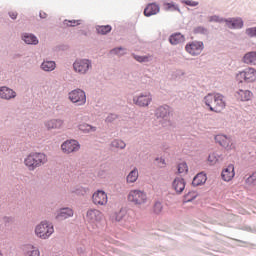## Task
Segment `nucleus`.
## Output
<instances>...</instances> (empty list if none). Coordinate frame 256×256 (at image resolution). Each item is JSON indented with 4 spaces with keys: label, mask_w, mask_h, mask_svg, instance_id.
<instances>
[{
    "label": "nucleus",
    "mask_w": 256,
    "mask_h": 256,
    "mask_svg": "<svg viewBox=\"0 0 256 256\" xmlns=\"http://www.w3.org/2000/svg\"><path fill=\"white\" fill-rule=\"evenodd\" d=\"M139 179V168L134 167L126 176V183L127 185H133V183H137Z\"/></svg>",
    "instance_id": "a878e982"
},
{
    "label": "nucleus",
    "mask_w": 256,
    "mask_h": 256,
    "mask_svg": "<svg viewBox=\"0 0 256 256\" xmlns=\"http://www.w3.org/2000/svg\"><path fill=\"white\" fill-rule=\"evenodd\" d=\"M21 39L26 45H39V38L33 33L23 32Z\"/></svg>",
    "instance_id": "4be33fe9"
},
{
    "label": "nucleus",
    "mask_w": 256,
    "mask_h": 256,
    "mask_svg": "<svg viewBox=\"0 0 256 256\" xmlns=\"http://www.w3.org/2000/svg\"><path fill=\"white\" fill-rule=\"evenodd\" d=\"M110 147H112V149L123 150V149H125V147H127V143H125V141H123L121 139H114L111 141Z\"/></svg>",
    "instance_id": "72a5a7b5"
},
{
    "label": "nucleus",
    "mask_w": 256,
    "mask_h": 256,
    "mask_svg": "<svg viewBox=\"0 0 256 256\" xmlns=\"http://www.w3.org/2000/svg\"><path fill=\"white\" fill-rule=\"evenodd\" d=\"M161 11V6L157 3H149L144 9L145 17H153V15H158Z\"/></svg>",
    "instance_id": "412c9836"
},
{
    "label": "nucleus",
    "mask_w": 256,
    "mask_h": 256,
    "mask_svg": "<svg viewBox=\"0 0 256 256\" xmlns=\"http://www.w3.org/2000/svg\"><path fill=\"white\" fill-rule=\"evenodd\" d=\"M64 125H65V120L59 119V118L49 119L44 122V127L48 131H52V129H63Z\"/></svg>",
    "instance_id": "dca6fc26"
},
{
    "label": "nucleus",
    "mask_w": 256,
    "mask_h": 256,
    "mask_svg": "<svg viewBox=\"0 0 256 256\" xmlns=\"http://www.w3.org/2000/svg\"><path fill=\"white\" fill-rule=\"evenodd\" d=\"M39 17H40V19H47V13H45V12H40V13H39Z\"/></svg>",
    "instance_id": "5fc2aeb1"
},
{
    "label": "nucleus",
    "mask_w": 256,
    "mask_h": 256,
    "mask_svg": "<svg viewBox=\"0 0 256 256\" xmlns=\"http://www.w3.org/2000/svg\"><path fill=\"white\" fill-rule=\"evenodd\" d=\"M98 176H100L101 179H105V177H107V173L105 172V170H100L98 172Z\"/></svg>",
    "instance_id": "864d4df0"
},
{
    "label": "nucleus",
    "mask_w": 256,
    "mask_h": 256,
    "mask_svg": "<svg viewBox=\"0 0 256 256\" xmlns=\"http://www.w3.org/2000/svg\"><path fill=\"white\" fill-rule=\"evenodd\" d=\"M40 69L44 71V73H51L57 69V63L53 60H43L40 64Z\"/></svg>",
    "instance_id": "5701e85b"
},
{
    "label": "nucleus",
    "mask_w": 256,
    "mask_h": 256,
    "mask_svg": "<svg viewBox=\"0 0 256 256\" xmlns=\"http://www.w3.org/2000/svg\"><path fill=\"white\" fill-rule=\"evenodd\" d=\"M255 181H256V172H253L248 178H246L245 183L246 185L251 187V185H255Z\"/></svg>",
    "instance_id": "c03bdc74"
},
{
    "label": "nucleus",
    "mask_w": 256,
    "mask_h": 256,
    "mask_svg": "<svg viewBox=\"0 0 256 256\" xmlns=\"http://www.w3.org/2000/svg\"><path fill=\"white\" fill-rule=\"evenodd\" d=\"M206 182H207V175L201 172L194 177L192 181V185L193 187H199V185H205Z\"/></svg>",
    "instance_id": "c85d7f7f"
},
{
    "label": "nucleus",
    "mask_w": 256,
    "mask_h": 256,
    "mask_svg": "<svg viewBox=\"0 0 256 256\" xmlns=\"http://www.w3.org/2000/svg\"><path fill=\"white\" fill-rule=\"evenodd\" d=\"M72 193H75V195H85L87 193V188H84L82 186H77L71 190Z\"/></svg>",
    "instance_id": "37998d69"
},
{
    "label": "nucleus",
    "mask_w": 256,
    "mask_h": 256,
    "mask_svg": "<svg viewBox=\"0 0 256 256\" xmlns=\"http://www.w3.org/2000/svg\"><path fill=\"white\" fill-rule=\"evenodd\" d=\"M234 97L237 101H251L253 99V92L247 89H238L234 92Z\"/></svg>",
    "instance_id": "f3484780"
},
{
    "label": "nucleus",
    "mask_w": 256,
    "mask_h": 256,
    "mask_svg": "<svg viewBox=\"0 0 256 256\" xmlns=\"http://www.w3.org/2000/svg\"><path fill=\"white\" fill-rule=\"evenodd\" d=\"M221 161V153L219 152H212L208 156V162L210 165H217Z\"/></svg>",
    "instance_id": "f704fd0d"
},
{
    "label": "nucleus",
    "mask_w": 256,
    "mask_h": 256,
    "mask_svg": "<svg viewBox=\"0 0 256 256\" xmlns=\"http://www.w3.org/2000/svg\"><path fill=\"white\" fill-rule=\"evenodd\" d=\"M73 215V209L70 207H64L56 211L55 219H57V221H65V219H70V217H73Z\"/></svg>",
    "instance_id": "a211bd4d"
},
{
    "label": "nucleus",
    "mask_w": 256,
    "mask_h": 256,
    "mask_svg": "<svg viewBox=\"0 0 256 256\" xmlns=\"http://www.w3.org/2000/svg\"><path fill=\"white\" fill-rule=\"evenodd\" d=\"M81 20H64V25L66 27H77L78 25H81Z\"/></svg>",
    "instance_id": "79ce46f5"
},
{
    "label": "nucleus",
    "mask_w": 256,
    "mask_h": 256,
    "mask_svg": "<svg viewBox=\"0 0 256 256\" xmlns=\"http://www.w3.org/2000/svg\"><path fill=\"white\" fill-rule=\"evenodd\" d=\"M210 23H225V19L221 18L219 15H213L209 18Z\"/></svg>",
    "instance_id": "a18cd8bd"
},
{
    "label": "nucleus",
    "mask_w": 256,
    "mask_h": 256,
    "mask_svg": "<svg viewBox=\"0 0 256 256\" xmlns=\"http://www.w3.org/2000/svg\"><path fill=\"white\" fill-rule=\"evenodd\" d=\"M245 35L250 39H256V26L246 28Z\"/></svg>",
    "instance_id": "58836bf2"
},
{
    "label": "nucleus",
    "mask_w": 256,
    "mask_h": 256,
    "mask_svg": "<svg viewBox=\"0 0 256 256\" xmlns=\"http://www.w3.org/2000/svg\"><path fill=\"white\" fill-rule=\"evenodd\" d=\"M115 221H123V219H127L128 223H131L133 221V218L129 217L127 215V211L125 210H120L119 212H117L115 214V217H114Z\"/></svg>",
    "instance_id": "2f4dec72"
},
{
    "label": "nucleus",
    "mask_w": 256,
    "mask_h": 256,
    "mask_svg": "<svg viewBox=\"0 0 256 256\" xmlns=\"http://www.w3.org/2000/svg\"><path fill=\"white\" fill-rule=\"evenodd\" d=\"M203 49H205L203 41L194 40L185 45V51L188 55H191V57H198V55L203 53Z\"/></svg>",
    "instance_id": "0eeeda50"
},
{
    "label": "nucleus",
    "mask_w": 256,
    "mask_h": 256,
    "mask_svg": "<svg viewBox=\"0 0 256 256\" xmlns=\"http://www.w3.org/2000/svg\"><path fill=\"white\" fill-rule=\"evenodd\" d=\"M155 165H157V167H159L160 169H163L165 167V165H166L165 158L157 157L155 159Z\"/></svg>",
    "instance_id": "09e8293b"
},
{
    "label": "nucleus",
    "mask_w": 256,
    "mask_h": 256,
    "mask_svg": "<svg viewBox=\"0 0 256 256\" xmlns=\"http://www.w3.org/2000/svg\"><path fill=\"white\" fill-rule=\"evenodd\" d=\"M133 59L137 61L138 63H151L153 61V55L147 54V55H137V54H132Z\"/></svg>",
    "instance_id": "7c9ffc66"
},
{
    "label": "nucleus",
    "mask_w": 256,
    "mask_h": 256,
    "mask_svg": "<svg viewBox=\"0 0 256 256\" xmlns=\"http://www.w3.org/2000/svg\"><path fill=\"white\" fill-rule=\"evenodd\" d=\"M93 69V61L89 58H77L73 62V71L77 75H87Z\"/></svg>",
    "instance_id": "7ed1b4c3"
},
{
    "label": "nucleus",
    "mask_w": 256,
    "mask_h": 256,
    "mask_svg": "<svg viewBox=\"0 0 256 256\" xmlns=\"http://www.w3.org/2000/svg\"><path fill=\"white\" fill-rule=\"evenodd\" d=\"M164 8L166 11H178V13H181L179 5H177L175 2H165Z\"/></svg>",
    "instance_id": "e433bc0d"
},
{
    "label": "nucleus",
    "mask_w": 256,
    "mask_h": 256,
    "mask_svg": "<svg viewBox=\"0 0 256 256\" xmlns=\"http://www.w3.org/2000/svg\"><path fill=\"white\" fill-rule=\"evenodd\" d=\"M169 115H171V107L168 105L160 106L155 111V117L163 121H169Z\"/></svg>",
    "instance_id": "6ab92c4d"
},
{
    "label": "nucleus",
    "mask_w": 256,
    "mask_h": 256,
    "mask_svg": "<svg viewBox=\"0 0 256 256\" xmlns=\"http://www.w3.org/2000/svg\"><path fill=\"white\" fill-rule=\"evenodd\" d=\"M242 63L256 67V51H251L242 57Z\"/></svg>",
    "instance_id": "393cba45"
},
{
    "label": "nucleus",
    "mask_w": 256,
    "mask_h": 256,
    "mask_svg": "<svg viewBox=\"0 0 256 256\" xmlns=\"http://www.w3.org/2000/svg\"><path fill=\"white\" fill-rule=\"evenodd\" d=\"M189 171V167L187 166V163L182 162L178 165V173L179 175H186V173Z\"/></svg>",
    "instance_id": "a19ab883"
},
{
    "label": "nucleus",
    "mask_w": 256,
    "mask_h": 256,
    "mask_svg": "<svg viewBox=\"0 0 256 256\" xmlns=\"http://www.w3.org/2000/svg\"><path fill=\"white\" fill-rule=\"evenodd\" d=\"M8 15H9L10 19H13V21H15V19H17L19 14L17 13V11H10V12H8Z\"/></svg>",
    "instance_id": "3c124183"
},
{
    "label": "nucleus",
    "mask_w": 256,
    "mask_h": 256,
    "mask_svg": "<svg viewBox=\"0 0 256 256\" xmlns=\"http://www.w3.org/2000/svg\"><path fill=\"white\" fill-rule=\"evenodd\" d=\"M127 199L129 203L133 205H145L147 201H149V197L147 196V192L141 189H132L129 191Z\"/></svg>",
    "instance_id": "20e7f679"
},
{
    "label": "nucleus",
    "mask_w": 256,
    "mask_h": 256,
    "mask_svg": "<svg viewBox=\"0 0 256 256\" xmlns=\"http://www.w3.org/2000/svg\"><path fill=\"white\" fill-rule=\"evenodd\" d=\"M221 177L226 183L232 181L235 177V165L229 164L226 168L222 170Z\"/></svg>",
    "instance_id": "aec40b11"
},
{
    "label": "nucleus",
    "mask_w": 256,
    "mask_h": 256,
    "mask_svg": "<svg viewBox=\"0 0 256 256\" xmlns=\"http://www.w3.org/2000/svg\"><path fill=\"white\" fill-rule=\"evenodd\" d=\"M213 98L215 99V97H217V93H210L207 94L204 98H203V103L206 104L207 107H209V110L211 111V107H215V100H209V98Z\"/></svg>",
    "instance_id": "473e14b6"
},
{
    "label": "nucleus",
    "mask_w": 256,
    "mask_h": 256,
    "mask_svg": "<svg viewBox=\"0 0 256 256\" xmlns=\"http://www.w3.org/2000/svg\"><path fill=\"white\" fill-rule=\"evenodd\" d=\"M108 201H109V198L107 196V193L103 190H97L92 195V203H94V205L105 207Z\"/></svg>",
    "instance_id": "4468645a"
},
{
    "label": "nucleus",
    "mask_w": 256,
    "mask_h": 256,
    "mask_svg": "<svg viewBox=\"0 0 256 256\" xmlns=\"http://www.w3.org/2000/svg\"><path fill=\"white\" fill-rule=\"evenodd\" d=\"M60 148L65 155H71L72 153L79 152L81 144L75 139H68L61 144Z\"/></svg>",
    "instance_id": "6e6552de"
},
{
    "label": "nucleus",
    "mask_w": 256,
    "mask_h": 256,
    "mask_svg": "<svg viewBox=\"0 0 256 256\" xmlns=\"http://www.w3.org/2000/svg\"><path fill=\"white\" fill-rule=\"evenodd\" d=\"M68 99L73 103V105H77V107H83V105L87 103V94L83 89L77 88L71 90L68 93Z\"/></svg>",
    "instance_id": "423d86ee"
},
{
    "label": "nucleus",
    "mask_w": 256,
    "mask_h": 256,
    "mask_svg": "<svg viewBox=\"0 0 256 256\" xmlns=\"http://www.w3.org/2000/svg\"><path fill=\"white\" fill-rule=\"evenodd\" d=\"M169 43L171 45H180V43H185V36L181 33H174L169 37Z\"/></svg>",
    "instance_id": "c756f323"
},
{
    "label": "nucleus",
    "mask_w": 256,
    "mask_h": 256,
    "mask_svg": "<svg viewBox=\"0 0 256 256\" xmlns=\"http://www.w3.org/2000/svg\"><path fill=\"white\" fill-rule=\"evenodd\" d=\"M153 101V95L151 92H141L140 94L133 97L134 105L137 107H149Z\"/></svg>",
    "instance_id": "1a4fd4ad"
},
{
    "label": "nucleus",
    "mask_w": 256,
    "mask_h": 256,
    "mask_svg": "<svg viewBox=\"0 0 256 256\" xmlns=\"http://www.w3.org/2000/svg\"><path fill=\"white\" fill-rule=\"evenodd\" d=\"M0 99H3V101H13V99H17V92L9 86H0Z\"/></svg>",
    "instance_id": "2eb2a0df"
},
{
    "label": "nucleus",
    "mask_w": 256,
    "mask_h": 256,
    "mask_svg": "<svg viewBox=\"0 0 256 256\" xmlns=\"http://www.w3.org/2000/svg\"><path fill=\"white\" fill-rule=\"evenodd\" d=\"M172 187L176 193L181 194L182 191H185V179L180 177L175 178Z\"/></svg>",
    "instance_id": "cd10ccee"
},
{
    "label": "nucleus",
    "mask_w": 256,
    "mask_h": 256,
    "mask_svg": "<svg viewBox=\"0 0 256 256\" xmlns=\"http://www.w3.org/2000/svg\"><path fill=\"white\" fill-rule=\"evenodd\" d=\"M153 213H155V215H161V213H163V203H161V201L154 203Z\"/></svg>",
    "instance_id": "ea45409f"
},
{
    "label": "nucleus",
    "mask_w": 256,
    "mask_h": 256,
    "mask_svg": "<svg viewBox=\"0 0 256 256\" xmlns=\"http://www.w3.org/2000/svg\"><path fill=\"white\" fill-rule=\"evenodd\" d=\"M181 3L183 5H187L188 7H199V1L194 0H182Z\"/></svg>",
    "instance_id": "49530a36"
},
{
    "label": "nucleus",
    "mask_w": 256,
    "mask_h": 256,
    "mask_svg": "<svg viewBox=\"0 0 256 256\" xmlns=\"http://www.w3.org/2000/svg\"><path fill=\"white\" fill-rule=\"evenodd\" d=\"M224 23L228 29L240 30L245 27V22L241 17H231L224 19Z\"/></svg>",
    "instance_id": "ddd939ff"
},
{
    "label": "nucleus",
    "mask_w": 256,
    "mask_h": 256,
    "mask_svg": "<svg viewBox=\"0 0 256 256\" xmlns=\"http://www.w3.org/2000/svg\"><path fill=\"white\" fill-rule=\"evenodd\" d=\"M127 54V49L123 47H116L110 50V55H115L116 57H123Z\"/></svg>",
    "instance_id": "c9c22d12"
},
{
    "label": "nucleus",
    "mask_w": 256,
    "mask_h": 256,
    "mask_svg": "<svg viewBox=\"0 0 256 256\" xmlns=\"http://www.w3.org/2000/svg\"><path fill=\"white\" fill-rule=\"evenodd\" d=\"M194 33L198 35H207V28L203 26H198L194 29Z\"/></svg>",
    "instance_id": "de8ad7c7"
},
{
    "label": "nucleus",
    "mask_w": 256,
    "mask_h": 256,
    "mask_svg": "<svg viewBox=\"0 0 256 256\" xmlns=\"http://www.w3.org/2000/svg\"><path fill=\"white\" fill-rule=\"evenodd\" d=\"M86 221L90 223V225H97L103 221V212L99 209L90 208L86 212Z\"/></svg>",
    "instance_id": "f8f14e48"
},
{
    "label": "nucleus",
    "mask_w": 256,
    "mask_h": 256,
    "mask_svg": "<svg viewBox=\"0 0 256 256\" xmlns=\"http://www.w3.org/2000/svg\"><path fill=\"white\" fill-rule=\"evenodd\" d=\"M208 101H214V106L210 108V111H213L214 113H221L227 105L225 96L221 93H216V97H210L208 98Z\"/></svg>",
    "instance_id": "9d476101"
},
{
    "label": "nucleus",
    "mask_w": 256,
    "mask_h": 256,
    "mask_svg": "<svg viewBox=\"0 0 256 256\" xmlns=\"http://www.w3.org/2000/svg\"><path fill=\"white\" fill-rule=\"evenodd\" d=\"M235 79L238 83H255L256 69L254 67L244 68L236 73Z\"/></svg>",
    "instance_id": "39448f33"
},
{
    "label": "nucleus",
    "mask_w": 256,
    "mask_h": 256,
    "mask_svg": "<svg viewBox=\"0 0 256 256\" xmlns=\"http://www.w3.org/2000/svg\"><path fill=\"white\" fill-rule=\"evenodd\" d=\"M97 33L100 35H107V33H111V26L106 25V26H97L96 27Z\"/></svg>",
    "instance_id": "4c0bfd02"
},
{
    "label": "nucleus",
    "mask_w": 256,
    "mask_h": 256,
    "mask_svg": "<svg viewBox=\"0 0 256 256\" xmlns=\"http://www.w3.org/2000/svg\"><path fill=\"white\" fill-rule=\"evenodd\" d=\"M216 143H219L221 147H223L226 151H234L235 143L231 136H227L225 134H218L215 136Z\"/></svg>",
    "instance_id": "9b49d317"
},
{
    "label": "nucleus",
    "mask_w": 256,
    "mask_h": 256,
    "mask_svg": "<svg viewBox=\"0 0 256 256\" xmlns=\"http://www.w3.org/2000/svg\"><path fill=\"white\" fill-rule=\"evenodd\" d=\"M115 119H117V115L110 114L106 117L105 121L106 123H112V121H115Z\"/></svg>",
    "instance_id": "8fccbe9b"
},
{
    "label": "nucleus",
    "mask_w": 256,
    "mask_h": 256,
    "mask_svg": "<svg viewBox=\"0 0 256 256\" xmlns=\"http://www.w3.org/2000/svg\"><path fill=\"white\" fill-rule=\"evenodd\" d=\"M0 256H3V252L0 251Z\"/></svg>",
    "instance_id": "6e6d98bb"
},
{
    "label": "nucleus",
    "mask_w": 256,
    "mask_h": 256,
    "mask_svg": "<svg viewBox=\"0 0 256 256\" xmlns=\"http://www.w3.org/2000/svg\"><path fill=\"white\" fill-rule=\"evenodd\" d=\"M54 233H55V227L53 226V223L47 220L41 221L34 228V235L38 239L47 240Z\"/></svg>",
    "instance_id": "f03ea898"
},
{
    "label": "nucleus",
    "mask_w": 256,
    "mask_h": 256,
    "mask_svg": "<svg viewBox=\"0 0 256 256\" xmlns=\"http://www.w3.org/2000/svg\"><path fill=\"white\" fill-rule=\"evenodd\" d=\"M77 129H78V131H80L81 133H84L85 135H87L89 133H95L97 131L96 126L87 124L85 122L78 124Z\"/></svg>",
    "instance_id": "bb28decb"
},
{
    "label": "nucleus",
    "mask_w": 256,
    "mask_h": 256,
    "mask_svg": "<svg viewBox=\"0 0 256 256\" xmlns=\"http://www.w3.org/2000/svg\"><path fill=\"white\" fill-rule=\"evenodd\" d=\"M25 256H41L39 248L33 244H26L23 248Z\"/></svg>",
    "instance_id": "b1692460"
},
{
    "label": "nucleus",
    "mask_w": 256,
    "mask_h": 256,
    "mask_svg": "<svg viewBox=\"0 0 256 256\" xmlns=\"http://www.w3.org/2000/svg\"><path fill=\"white\" fill-rule=\"evenodd\" d=\"M85 251H86L85 246H80L77 248L78 255H85Z\"/></svg>",
    "instance_id": "603ef678"
},
{
    "label": "nucleus",
    "mask_w": 256,
    "mask_h": 256,
    "mask_svg": "<svg viewBox=\"0 0 256 256\" xmlns=\"http://www.w3.org/2000/svg\"><path fill=\"white\" fill-rule=\"evenodd\" d=\"M49 162V158L47 154L43 152H31L24 157L23 163L28 171H35V169H39V167H43V165H47Z\"/></svg>",
    "instance_id": "f257e3e1"
}]
</instances>
